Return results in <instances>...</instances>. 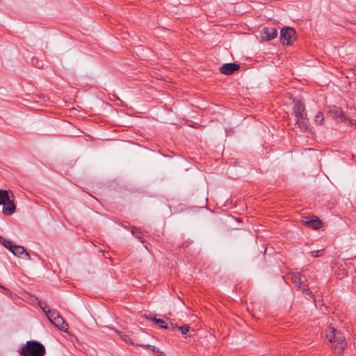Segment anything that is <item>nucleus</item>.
<instances>
[{
	"label": "nucleus",
	"instance_id": "39448f33",
	"mask_svg": "<svg viewBox=\"0 0 356 356\" xmlns=\"http://www.w3.org/2000/svg\"><path fill=\"white\" fill-rule=\"evenodd\" d=\"M291 279L296 287L300 289L303 293L312 297V292L309 291L308 285L306 283L307 279L305 275L299 273H291Z\"/></svg>",
	"mask_w": 356,
	"mask_h": 356
},
{
	"label": "nucleus",
	"instance_id": "f8f14e48",
	"mask_svg": "<svg viewBox=\"0 0 356 356\" xmlns=\"http://www.w3.org/2000/svg\"><path fill=\"white\" fill-rule=\"evenodd\" d=\"M293 111H304L305 105L299 99H293L292 100Z\"/></svg>",
	"mask_w": 356,
	"mask_h": 356
},
{
	"label": "nucleus",
	"instance_id": "6e6552de",
	"mask_svg": "<svg viewBox=\"0 0 356 356\" xmlns=\"http://www.w3.org/2000/svg\"><path fill=\"white\" fill-rule=\"evenodd\" d=\"M277 35V31L274 27H264L260 31V37L262 40L270 41Z\"/></svg>",
	"mask_w": 356,
	"mask_h": 356
},
{
	"label": "nucleus",
	"instance_id": "2eb2a0df",
	"mask_svg": "<svg viewBox=\"0 0 356 356\" xmlns=\"http://www.w3.org/2000/svg\"><path fill=\"white\" fill-rule=\"evenodd\" d=\"M145 347L148 348L149 349H151L154 353H156L158 356H165L164 353L157 347H155L152 345H147Z\"/></svg>",
	"mask_w": 356,
	"mask_h": 356
},
{
	"label": "nucleus",
	"instance_id": "6ab92c4d",
	"mask_svg": "<svg viewBox=\"0 0 356 356\" xmlns=\"http://www.w3.org/2000/svg\"><path fill=\"white\" fill-rule=\"evenodd\" d=\"M38 306L43 310L44 313H45V314L47 315V312L48 310H47V305L45 302L41 301V300H38Z\"/></svg>",
	"mask_w": 356,
	"mask_h": 356
},
{
	"label": "nucleus",
	"instance_id": "423d86ee",
	"mask_svg": "<svg viewBox=\"0 0 356 356\" xmlns=\"http://www.w3.org/2000/svg\"><path fill=\"white\" fill-rule=\"evenodd\" d=\"M2 244L5 248L8 249L15 256H20L24 254L27 259H30L29 254L26 251L24 247L15 245L10 241L3 240Z\"/></svg>",
	"mask_w": 356,
	"mask_h": 356
},
{
	"label": "nucleus",
	"instance_id": "aec40b11",
	"mask_svg": "<svg viewBox=\"0 0 356 356\" xmlns=\"http://www.w3.org/2000/svg\"><path fill=\"white\" fill-rule=\"evenodd\" d=\"M310 254H312V256H313L314 257H321L323 255V250H316V251H312L310 252Z\"/></svg>",
	"mask_w": 356,
	"mask_h": 356
},
{
	"label": "nucleus",
	"instance_id": "412c9836",
	"mask_svg": "<svg viewBox=\"0 0 356 356\" xmlns=\"http://www.w3.org/2000/svg\"><path fill=\"white\" fill-rule=\"evenodd\" d=\"M0 287L3 289L8 294L12 295L11 291L6 287L3 286V285L0 284Z\"/></svg>",
	"mask_w": 356,
	"mask_h": 356
},
{
	"label": "nucleus",
	"instance_id": "f03ea898",
	"mask_svg": "<svg viewBox=\"0 0 356 356\" xmlns=\"http://www.w3.org/2000/svg\"><path fill=\"white\" fill-rule=\"evenodd\" d=\"M21 356H44L46 350L44 346L36 341H28L19 350Z\"/></svg>",
	"mask_w": 356,
	"mask_h": 356
},
{
	"label": "nucleus",
	"instance_id": "a211bd4d",
	"mask_svg": "<svg viewBox=\"0 0 356 356\" xmlns=\"http://www.w3.org/2000/svg\"><path fill=\"white\" fill-rule=\"evenodd\" d=\"M179 330L181 331V334H186L189 331V326L188 325H184L178 327Z\"/></svg>",
	"mask_w": 356,
	"mask_h": 356
},
{
	"label": "nucleus",
	"instance_id": "f3484780",
	"mask_svg": "<svg viewBox=\"0 0 356 356\" xmlns=\"http://www.w3.org/2000/svg\"><path fill=\"white\" fill-rule=\"evenodd\" d=\"M324 120L323 113H317L314 116V121L317 124H321Z\"/></svg>",
	"mask_w": 356,
	"mask_h": 356
},
{
	"label": "nucleus",
	"instance_id": "9b49d317",
	"mask_svg": "<svg viewBox=\"0 0 356 356\" xmlns=\"http://www.w3.org/2000/svg\"><path fill=\"white\" fill-rule=\"evenodd\" d=\"M295 113L296 120L297 121V123L299 124H302L303 126H305L306 128H307L308 127L307 120H305L307 113L300 112V113Z\"/></svg>",
	"mask_w": 356,
	"mask_h": 356
},
{
	"label": "nucleus",
	"instance_id": "dca6fc26",
	"mask_svg": "<svg viewBox=\"0 0 356 356\" xmlns=\"http://www.w3.org/2000/svg\"><path fill=\"white\" fill-rule=\"evenodd\" d=\"M115 332H116L118 334H119V335H120V339H121L123 341H124L125 343H132V342L131 341V339H130V338H129V337L128 335L124 334H122V333H120V332L119 331H118V330H115Z\"/></svg>",
	"mask_w": 356,
	"mask_h": 356
},
{
	"label": "nucleus",
	"instance_id": "7ed1b4c3",
	"mask_svg": "<svg viewBox=\"0 0 356 356\" xmlns=\"http://www.w3.org/2000/svg\"><path fill=\"white\" fill-rule=\"evenodd\" d=\"M3 205V213L10 216L15 211V205L13 200H10L8 191L0 189V205Z\"/></svg>",
	"mask_w": 356,
	"mask_h": 356
},
{
	"label": "nucleus",
	"instance_id": "4be33fe9",
	"mask_svg": "<svg viewBox=\"0 0 356 356\" xmlns=\"http://www.w3.org/2000/svg\"><path fill=\"white\" fill-rule=\"evenodd\" d=\"M171 326H172V328H174V326H173V323H170Z\"/></svg>",
	"mask_w": 356,
	"mask_h": 356
},
{
	"label": "nucleus",
	"instance_id": "9d476101",
	"mask_svg": "<svg viewBox=\"0 0 356 356\" xmlns=\"http://www.w3.org/2000/svg\"><path fill=\"white\" fill-rule=\"evenodd\" d=\"M305 225L314 229H318L322 227V222L321 220L317 217H312L310 220L306 221Z\"/></svg>",
	"mask_w": 356,
	"mask_h": 356
},
{
	"label": "nucleus",
	"instance_id": "1a4fd4ad",
	"mask_svg": "<svg viewBox=\"0 0 356 356\" xmlns=\"http://www.w3.org/2000/svg\"><path fill=\"white\" fill-rule=\"evenodd\" d=\"M239 68V65L234 63H230L222 65L220 68V71L222 74L230 75L233 74L235 71L238 70Z\"/></svg>",
	"mask_w": 356,
	"mask_h": 356
},
{
	"label": "nucleus",
	"instance_id": "0eeeda50",
	"mask_svg": "<svg viewBox=\"0 0 356 356\" xmlns=\"http://www.w3.org/2000/svg\"><path fill=\"white\" fill-rule=\"evenodd\" d=\"M296 31L293 28L286 27L280 31V42L282 44H290L295 40Z\"/></svg>",
	"mask_w": 356,
	"mask_h": 356
},
{
	"label": "nucleus",
	"instance_id": "f257e3e1",
	"mask_svg": "<svg viewBox=\"0 0 356 356\" xmlns=\"http://www.w3.org/2000/svg\"><path fill=\"white\" fill-rule=\"evenodd\" d=\"M325 338L330 343H334L332 349L336 354H341L347 346L344 336L331 326L325 330Z\"/></svg>",
	"mask_w": 356,
	"mask_h": 356
},
{
	"label": "nucleus",
	"instance_id": "20e7f679",
	"mask_svg": "<svg viewBox=\"0 0 356 356\" xmlns=\"http://www.w3.org/2000/svg\"><path fill=\"white\" fill-rule=\"evenodd\" d=\"M47 317L49 321L56 327L63 332H67L68 329L67 324L65 322L63 317L56 310H49L47 312Z\"/></svg>",
	"mask_w": 356,
	"mask_h": 356
},
{
	"label": "nucleus",
	"instance_id": "4468645a",
	"mask_svg": "<svg viewBox=\"0 0 356 356\" xmlns=\"http://www.w3.org/2000/svg\"><path fill=\"white\" fill-rule=\"evenodd\" d=\"M334 115L332 118L335 119L337 122H345L348 120L347 117L346 116L345 113H333Z\"/></svg>",
	"mask_w": 356,
	"mask_h": 356
},
{
	"label": "nucleus",
	"instance_id": "ddd939ff",
	"mask_svg": "<svg viewBox=\"0 0 356 356\" xmlns=\"http://www.w3.org/2000/svg\"><path fill=\"white\" fill-rule=\"evenodd\" d=\"M151 319L156 325H158L159 327L161 328H169L170 327V326L168 325V323L163 319L156 318V317H154Z\"/></svg>",
	"mask_w": 356,
	"mask_h": 356
}]
</instances>
